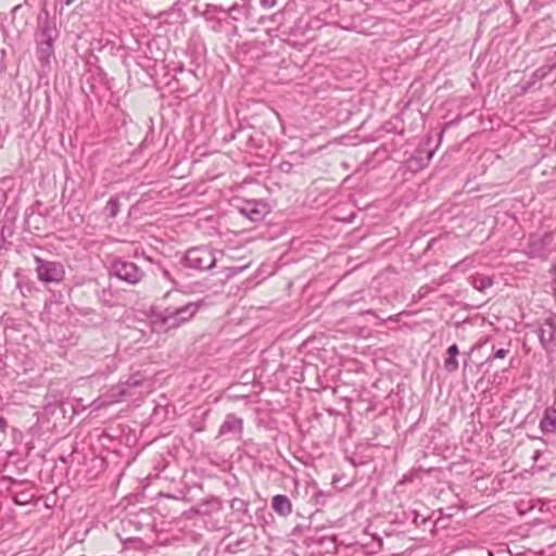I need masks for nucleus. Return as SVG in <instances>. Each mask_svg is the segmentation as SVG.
I'll return each mask as SVG.
<instances>
[{"label": "nucleus", "mask_w": 556, "mask_h": 556, "mask_svg": "<svg viewBox=\"0 0 556 556\" xmlns=\"http://www.w3.org/2000/svg\"><path fill=\"white\" fill-rule=\"evenodd\" d=\"M541 453L540 451H535L533 458L538 459L540 457Z\"/></svg>", "instance_id": "nucleus-37"}, {"label": "nucleus", "mask_w": 556, "mask_h": 556, "mask_svg": "<svg viewBox=\"0 0 556 556\" xmlns=\"http://www.w3.org/2000/svg\"><path fill=\"white\" fill-rule=\"evenodd\" d=\"M36 273L40 281L45 283H59L64 279L65 269L62 263L54 261H46L39 256H35Z\"/></svg>", "instance_id": "nucleus-5"}, {"label": "nucleus", "mask_w": 556, "mask_h": 556, "mask_svg": "<svg viewBox=\"0 0 556 556\" xmlns=\"http://www.w3.org/2000/svg\"><path fill=\"white\" fill-rule=\"evenodd\" d=\"M435 288L434 287H431V286H428V285H425V286H421L418 290V295L420 299L427 296L430 292L434 291Z\"/></svg>", "instance_id": "nucleus-27"}, {"label": "nucleus", "mask_w": 556, "mask_h": 556, "mask_svg": "<svg viewBox=\"0 0 556 556\" xmlns=\"http://www.w3.org/2000/svg\"><path fill=\"white\" fill-rule=\"evenodd\" d=\"M308 491L312 493L311 501H314V504L316 506L325 505L328 495L320 491L316 484L309 485Z\"/></svg>", "instance_id": "nucleus-20"}, {"label": "nucleus", "mask_w": 556, "mask_h": 556, "mask_svg": "<svg viewBox=\"0 0 556 556\" xmlns=\"http://www.w3.org/2000/svg\"><path fill=\"white\" fill-rule=\"evenodd\" d=\"M468 281L476 290L483 292L494 285V277L477 274L470 276Z\"/></svg>", "instance_id": "nucleus-18"}, {"label": "nucleus", "mask_w": 556, "mask_h": 556, "mask_svg": "<svg viewBox=\"0 0 556 556\" xmlns=\"http://www.w3.org/2000/svg\"><path fill=\"white\" fill-rule=\"evenodd\" d=\"M273 510L281 517H287L292 513V503L287 495L277 494L271 498Z\"/></svg>", "instance_id": "nucleus-15"}, {"label": "nucleus", "mask_w": 556, "mask_h": 556, "mask_svg": "<svg viewBox=\"0 0 556 556\" xmlns=\"http://www.w3.org/2000/svg\"><path fill=\"white\" fill-rule=\"evenodd\" d=\"M296 530H298V531H301V528H299V527H294V530H293V531H296Z\"/></svg>", "instance_id": "nucleus-43"}, {"label": "nucleus", "mask_w": 556, "mask_h": 556, "mask_svg": "<svg viewBox=\"0 0 556 556\" xmlns=\"http://www.w3.org/2000/svg\"><path fill=\"white\" fill-rule=\"evenodd\" d=\"M206 256L207 252L204 249L194 247L186 252L182 257V262L187 267L197 270H204L205 268H208V266L205 265Z\"/></svg>", "instance_id": "nucleus-10"}, {"label": "nucleus", "mask_w": 556, "mask_h": 556, "mask_svg": "<svg viewBox=\"0 0 556 556\" xmlns=\"http://www.w3.org/2000/svg\"><path fill=\"white\" fill-rule=\"evenodd\" d=\"M435 153L434 149L418 148L415 150L414 154L407 161L408 167L413 170H418L425 168L431 161Z\"/></svg>", "instance_id": "nucleus-12"}, {"label": "nucleus", "mask_w": 556, "mask_h": 556, "mask_svg": "<svg viewBox=\"0 0 556 556\" xmlns=\"http://www.w3.org/2000/svg\"><path fill=\"white\" fill-rule=\"evenodd\" d=\"M488 556H494L492 552H488Z\"/></svg>", "instance_id": "nucleus-46"}, {"label": "nucleus", "mask_w": 556, "mask_h": 556, "mask_svg": "<svg viewBox=\"0 0 556 556\" xmlns=\"http://www.w3.org/2000/svg\"><path fill=\"white\" fill-rule=\"evenodd\" d=\"M8 427V422L3 417H0V431L4 432Z\"/></svg>", "instance_id": "nucleus-31"}, {"label": "nucleus", "mask_w": 556, "mask_h": 556, "mask_svg": "<svg viewBox=\"0 0 556 556\" xmlns=\"http://www.w3.org/2000/svg\"><path fill=\"white\" fill-rule=\"evenodd\" d=\"M127 393L125 384L122 382L111 387L108 392L100 399L101 404H113L118 402Z\"/></svg>", "instance_id": "nucleus-16"}, {"label": "nucleus", "mask_w": 556, "mask_h": 556, "mask_svg": "<svg viewBox=\"0 0 556 556\" xmlns=\"http://www.w3.org/2000/svg\"><path fill=\"white\" fill-rule=\"evenodd\" d=\"M308 28V23L302 26V18H299L292 27H290L289 34L293 36L304 35Z\"/></svg>", "instance_id": "nucleus-25"}, {"label": "nucleus", "mask_w": 556, "mask_h": 556, "mask_svg": "<svg viewBox=\"0 0 556 556\" xmlns=\"http://www.w3.org/2000/svg\"><path fill=\"white\" fill-rule=\"evenodd\" d=\"M220 176H223V173H217V174H214V175L211 174L210 180L212 181V180H214V179H216V178H218Z\"/></svg>", "instance_id": "nucleus-33"}, {"label": "nucleus", "mask_w": 556, "mask_h": 556, "mask_svg": "<svg viewBox=\"0 0 556 556\" xmlns=\"http://www.w3.org/2000/svg\"><path fill=\"white\" fill-rule=\"evenodd\" d=\"M199 308L198 303H187L179 306H167L152 314V324L159 330L177 328L194 316Z\"/></svg>", "instance_id": "nucleus-2"}, {"label": "nucleus", "mask_w": 556, "mask_h": 556, "mask_svg": "<svg viewBox=\"0 0 556 556\" xmlns=\"http://www.w3.org/2000/svg\"><path fill=\"white\" fill-rule=\"evenodd\" d=\"M414 514H415L414 522L416 525H419V520H421V516L417 511H414Z\"/></svg>", "instance_id": "nucleus-32"}, {"label": "nucleus", "mask_w": 556, "mask_h": 556, "mask_svg": "<svg viewBox=\"0 0 556 556\" xmlns=\"http://www.w3.org/2000/svg\"><path fill=\"white\" fill-rule=\"evenodd\" d=\"M540 430L544 433H553L556 431V407L548 406L544 409L543 417L539 424Z\"/></svg>", "instance_id": "nucleus-14"}, {"label": "nucleus", "mask_w": 556, "mask_h": 556, "mask_svg": "<svg viewBox=\"0 0 556 556\" xmlns=\"http://www.w3.org/2000/svg\"><path fill=\"white\" fill-rule=\"evenodd\" d=\"M75 0H64L65 5H71Z\"/></svg>", "instance_id": "nucleus-36"}, {"label": "nucleus", "mask_w": 556, "mask_h": 556, "mask_svg": "<svg viewBox=\"0 0 556 556\" xmlns=\"http://www.w3.org/2000/svg\"><path fill=\"white\" fill-rule=\"evenodd\" d=\"M192 540H193L194 542H199V538H198V535H192Z\"/></svg>", "instance_id": "nucleus-41"}, {"label": "nucleus", "mask_w": 556, "mask_h": 556, "mask_svg": "<svg viewBox=\"0 0 556 556\" xmlns=\"http://www.w3.org/2000/svg\"><path fill=\"white\" fill-rule=\"evenodd\" d=\"M111 273L118 279L135 285L143 277V271L132 262L115 260L111 266Z\"/></svg>", "instance_id": "nucleus-8"}, {"label": "nucleus", "mask_w": 556, "mask_h": 556, "mask_svg": "<svg viewBox=\"0 0 556 556\" xmlns=\"http://www.w3.org/2000/svg\"><path fill=\"white\" fill-rule=\"evenodd\" d=\"M426 522H427V518H425V517H422V516H421V520H419V525H420V523H422V525H424V523H426Z\"/></svg>", "instance_id": "nucleus-40"}, {"label": "nucleus", "mask_w": 556, "mask_h": 556, "mask_svg": "<svg viewBox=\"0 0 556 556\" xmlns=\"http://www.w3.org/2000/svg\"><path fill=\"white\" fill-rule=\"evenodd\" d=\"M211 137H215L216 139H219L218 136H217V131L214 130L212 134H211Z\"/></svg>", "instance_id": "nucleus-39"}, {"label": "nucleus", "mask_w": 556, "mask_h": 556, "mask_svg": "<svg viewBox=\"0 0 556 556\" xmlns=\"http://www.w3.org/2000/svg\"><path fill=\"white\" fill-rule=\"evenodd\" d=\"M277 0H260V4L263 9H271L276 5Z\"/></svg>", "instance_id": "nucleus-28"}, {"label": "nucleus", "mask_w": 556, "mask_h": 556, "mask_svg": "<svg viewBox=\"0 0 556 556\" xmlns=\"http://www.w3.org/2000/svg\"><path fill=\"white\" fill-rule=\"evenodd\" d=\"M143 376L139 372H136L128 377V379L125 382H122L125 384L126 389L128 388H137L142 384Z\"/></svg>", "instance_id": "nucleus-23"}, {"label": "nucleus", "mask_w": 556, "mask_h": 556, "mask_svg": "<svg viewBox=\"0 0 556 556\" xmlns=\"http://www.w3.org/2000/svg\"><path fill=\"white\" fill-rule=\"evenodd\" d=\"M375 540L378 542V544L381 546L382 545V539L379 538V536H375Z\"/></svg>", "instance_id": "nucleus-35"}, {"label": "nucleus", "mask_w": 556, "mask_h": 556, "mask_svg": "<svg viewBox=\"0 0 556 556\" xmlns=\"http://www.w3.org/2000/svg\"><path fill=\"white\" fill-rule=\"evenodd\" d=\"M235 138H236V131H231L229 137L223 136V137H220V140L223 142H229V141L233 140Z\"/></svg>", "instance_id": "nucleus-29"}, {"label": "nucleus", "mask_w": 556, "mask_h": 556, "mask_svg": "<svg viewBox=\"0 0 556 556\" xmlns=\"http://www.w3.org/2000/svg\"><path fill=\"white\" fill-rule=\"evenodd\" d=\"M434 283H435V286L438 287V286H441V283H442V282H441V281H438V282H434Z\"/></svg>", "instance_id": "nucleus-45"}, {"label": "nucleus", "mask_w": 556, "mask_h": 556, "mask_svg": "<svg viewBox=\"0 0 556 556\" xmlns=\"http://www.w3.org/2000/svg\"><path fill=\"white\" fill-rule=\"evenodd\" d=\"M12 500L16 505L24 506L33 502L34 494H31L29 490H22L15 492L12 496Z\"/></svg>", "instance_id": "nucleus-19"}, {"label": "nucleus", "mask_w": 556, "mask_h": 556, "mask_svg": "<svg viewBox=\"0 0 556 556\" xmlns=\"http://www.w3.org/2000/svg\"><path fill=\"white\" fill-rule=\"evenodd\" d=\"M54 28L49 21L42 23L37 31V56L41 65H49L54 53Z\"/></svg>", "instance_id": "nucleus-4"}, {"label": "nucleus", "mask_w": 556, "mask_h": 556, "mask_svg": "<svg viewBox=\"0 0 556 556\" xmlns=\"http://www.w3.org/2000/svg\"><path fill=\"white\" fill-rule=\"evenodd\" d=\"M459 354V349L456 343L450 345L446 350V357L444 359V368L448 372H454L458 369V361L457 356Z\"/></svg>", "instance_id": "nucleus-17"}, {"label": "nucleus", "mask_w": 556, "mask_h": 556, "mask_svg": "<svg viewBox=\"0 0 556 556\" xmlns=\"http://www.w3.org/2000/svg\"><path fill=\"white\" fill-rule=\"evenodd\" d=\"M404 110L394 115L391 119L386 122L379 129L375 131L376 138H382L383 134H397L400 136H404L405 126H404Z\"/></svg>", "instance_id": "nucleus-11"}, {"label": "nucleus", "mask_w": 556, "mask_h": 556, "mask_svg": "<svg viewBox=\"0 0 556 556\" xmlns=\"http://www.w3.org/2000/svg\"><path fill=\"white\" fill-rule=\"evenodd\" d=\"M509 350L508 349H497V350H494L492 351L491 355L485 359V362L483 364H489L491 365L492 362L496 358H505L508 354H509Z\"/></svg>", "instance_id": "nucleus-24"}, {"label": "nucleus", "mask_w": 556, "mask_h": 556, "mask_svg": "<svg viewBox=\"0 0 556 556\" xmlns=\"http://www.w3.org/2000/svg\"><path fill=\"white\" fill-rule=\"evenodd\" d=\"M242 431V419L236 417L233 414H228L219 427L216 440H231L235 439Z\"/></svg>", "instance_id": "nucleus-9"}, {"label": "nucleus", "mask_w": 556, "mask_h": 556, "mask_svg": "<svg viewBox=\"0 0 556 556\" xmlns=\"http://www.w3.org/2000/svg\"><path fill=\"white\" fill-rule=\"evenodd\" d=\"M549 273L552 275V281L549 283V287H551V290H552L554 296H556V265L552 266V268L549 269Z\"/></svg>", "instance_id": "nucleus-26"}, {"label": "nucleus", "mask_w": 556, "mask_h": 556, "mask_svg": "<svg viewBox=\"0 0 556 556\" xmlns=\"http://www.w3.org/2000/svg\"><path fill=\"white\" fill-rule=\"evenodd\" d=\"M536 332L542 348L545 351H553L556 348V314L551 313L539 320Z\"/></svg>", "instance_id": "nucleus-7"}, {"label": "nucleus", "mask_w": 556, "mask_h": 556, "mask_svg": "<svg viewBox=\"0 0 556 556\" xmlns=\"http://www.w3.org/2000/svg\"><path fill=\"white\" fill-rule=\"evenodd\" d=\"M296 530H298V531H301V528H299V527H294V530H293V531H296Z\"/></svg>", "instance_id": "nucleus-44"}, {"label": "nucleus", "mask_w": 556, "mask_h": 556, "mask_svg": "<svg viewBox=\"0 0 556 556\" xmlns=\"http://www.w3.org/2000/svg\"><path fill=\"white\" fill-rule=\"evenodd\" d=\"M556 68V63L554 65H543L536 68L530 76V79L523 84L519 85L520 93L525 94L530 91L538 83L543 80L549 73H552Z\"/></svg>", "instance_id": "nucleus-13"}, {"label": "nucleus", "mask_w": 556, "mask_h": 556, "mask_svg": "<svg viewBox=\"0 0 556 556\" xmlns=\"http://www.w3.org/2000/svg\"><path fill=\"white\" fill-rule=\"evenodd\" d=\"M210 267H211V271L216 267V260L215 258L211 260Z\"/></svg>", "instance_id": "nucleus-34"}, {"label": "nucleus", "mask_w": 556, "mask_h": 556, "mask_svg": "<svg viewBox=\"0 0 556 556\" xmlns=\"http://www.w3.org/2000/svg\"><path fill=\"white\" fill-rule=\"evenodd\" d=\"M210 9H211V13H212V12H214V11H216V10H217V7H216V5H212V4H211V5H210Z\"/></svg>", "instance_id": "nucleus-38"}, {"label": "nucleus", "mask_w": 556, "mask_h": 556, "mask_svg": "<svg viewBox=\"0 0 556 556\" xmlns=\"http://www.w3.org/2000/svg\"><path fill=\"white\" fill-rule=\"evenodd\" d=\"M105 212L108 216L110 217H116L119 212V201L116 198H111L106 205H105Z\"/></svg>", "instance_id": "nucleus-22"}, {"label": "nucleus", "mask_w": 556, "mask_h": 556, "mask_svg": "<svg viewBox=\"0 0 556 556\" xmlns=\"http://www.w3.org/2000/svg\"><path fill=\"white\" fill-rule=\"evenodd\" d=\"M229 270V273L226 275L227 278L233 276L237 271H240L243 269V267H240V268H237V267H232V268H227Z\"/></svg>", "instance_id": "nucleus-30"}, {"label": "nucleus", "mask_w": 556, "mask_h": 556, "mask_svg": "<svg viewBox=\"0 0 556 556\" xmlns=\"http://www.w3.org/2000/svg\"><path fill=\"white\" fill-rule=\"evenodd\" d=\"M553 240V232H544L543 235L531 233L528 239L526 254L530 258L546 260Z\"/></svg>", "instance_id": "nucleus-6"}, {"label": "nucleus", "mask_w": 556, "mask_h": 556, "mask_svg": "<svg viewBox=\"0 0 556 556\" xmlns=\"http://www.w3.org/2000/svg\"><path fill=\"white\" fill-rule=\"evenodd\" d=\"M211 541H217L214 556L236 555L251 548L256 540L255 529L250 526L242 528L241 536H235L228 531L226 519L222 520L219 527L212 529Z\"/></svg>", "instance_id": "nucleus-1"}, {"label": "nucleus", "mask_w": 556, "mask_h": 556, "mask_svg": "<svg viewBox=\"0 0 556 556\" xmlns=\"http://www.w3.org/2000/svg\"><path fill=\"white\" fill-rule=\"evenodd\" d=\"M236 9H237V5H236V4H233V5H231V7L228 9V11H232V10H236Z\"/></svg>", "instance_id": "nucleus-42"}, {"label": "nucleus", "mask_w": 556, "mask_h": 556, "mask_svg": "<svg viewBox=\"0 0 556 556\" xmlns=\"http://www.w3.org/2000/svg\"><path fill=\"white\" fill-rule=\"evenodd\" d=\"M222 507H223V503L218 498L211 496V515L213 513L217 514L219 510H222ZM220 525H222V522H219V519H216L214 522L211 519V530L214 529V526L216 528V527H219ZM213 534H214V532L211 531V535H213Z\"/></svg>", "instance_id": "nucleus-21"}, {"label": "nucleus", "mask_w": 556, "mask_h": 556, "mask_svg": "<svg viewBox=\"0 0 556 556\" xmlns=\"http://www.w3.org/2000/svg\"><path fill=\"white\" fill-rule=\"evenodd\" d=\"M230 205L253 223L263 220L271 211L266 201L256 199H233Z\"/></svg>", "instance_id": "nucleus-3"}]
</instances>
